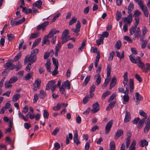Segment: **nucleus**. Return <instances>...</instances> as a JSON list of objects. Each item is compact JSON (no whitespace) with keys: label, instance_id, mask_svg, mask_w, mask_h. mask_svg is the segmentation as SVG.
I'll list each match as a JSON object with an SVG mask.
<instances>
[{"label":"nucleus","instance_id":"ea45409f","mask_svg":"<svg viewBox=\"0 0 150 150\" xmlns=\"http://www.w3.org/2000/svg\"><path fill=\"white\" fill-rule=\"evenodd\" d=\"M129 59L131 61L132 63L135 64L137 63V60L136 58V59L134 58V57L131 54L129 56Z\"/></svg>","mask_w":150,"mask_h":150},{"label":"nucleus","instance_id":"f704fd0d","mask_svg":"<svg viewBox=\"0 0 150 150\" xmlns=\"http://www.w3.org/2000/svg\"><path fill=\"white\" fill-rule=\"evenodd\" d=\"M107 77H109L111 71V67L110 65L108 64L107 67Z\"/></svg>","mask_w":150,"mask_h":150},{"label":"nucleus","instance_id":"0eeeda50","mask_svg":"<svg viewBox=\"0 0 150 150\" xmlns=\"http://www.w3.org/2000/svg\"><path fill=\"white\" fill-rule=\"evenodd\" d=\"M93 108L91 110V111L93 113L97 112L100 109L99 105L97 102L93 104Z\"/></svg>","mask_w":150,"mask_h":150},{"label":"nucleus","instance_id":"37998d69","mask_svg":"<svg viewBox=\"0 0 150 150\" xmlns=\"http://www.w3.org/2000/svg\"><path fill=\"white\" fill-rule=\"evenodd\" d=\"M7 36L9 41H12L14 38V35L12 33L7 34Z\"/></svg>","mask_w":150,"mask_h":150},{"label":"nucleus","instance_id":"dca6fc26","mask_svg":"<svg viewBox=\"0 0 150 150\" xmlns=\"http://www.w3.org/2000/svg\"><path fill=\"white\" fill-rule=\"evenodd\" d=\"M61 45L60 42H58V43L55 46V55L56 57H57L58 55V53L59 52L60 49L61 47Z\"/></svg>","mask_w":150,"mask_h":150},{"label":"nucleus","instance_id":"4468645a","mask_svg":"<svg viewBox=\"0 0 150 150\" xmlns=\"http://www.w3.org/2000/svg\"><path fill=\"white\" fill-rule=\"evenodd\" d=\"M55 83V81L52 80L49 81L46 86V90H48L51 87L54 85Z\"/></svg>","mask_w":150,"mask_h":150},{"label":"nucleus","instance_id":"c85d7f7f","mask_svg":"<svg viewBox=\"0 0 150 150\" xmlns=\"http://www.w3.org/2000/svg\"><path fill=\"white\" fill-rule=\"evenodd\" d=\"M41 38H38L37 39H36L34 42L33 43L32 46V49L33 48L36 47L38 44L40 43V41H41Z\"/></svg>","mask_w":150,"mask_h":150},{"label":"nucleus","instance_id":"4be33fe9","mask_svg":"<svg viewBox=\"0 0 150 150\" xmlns=\"http://www.w3.org/2000/svg\"><path fill=\"white\" fill-rule=\"evenodd\" d=\"M149 70H150V64L146 63L145 64L142 71L146 73Z\"/></svg>","mask_w":150,"mask_h":150},{"label":"nucleus","instance_id":"4c0bfd02","mask_svg":"<svg viewBox=\"0 0 150 150\" xmlns=\"http://www.w3.org/2000/svg\"><path fill=\"white\" fill-rule=\"evenodd\" d=\"M116 56L117 57H118L119 58H120V59L124 58V51H122L121 55H120V53L118 51H117L116 52Z\"/></svg>","mask_w":150,"mask_h":150},{"label":"nucleus","instance_id":"393cba45","mask_svg":"<svg viewBox=\"0 0 150 150\" xmlns=\"http://www.w3.org/2000/svg\"><path fill=\"white\" fill-rule=\"evenodd\" d=\"M141 9H147V7L143 4V2L142 0L138 3Z\"/></svg>","mask_w":150,"mask_h":150},{"label":"nucleus","instance_id":"0e129e2a","mask_svg":"<svg viewBox=\"0 0 150 150\" xmlns=\"http://www.w3.org/2000/svg\"><path fill=\"white\" fill-rule=\"evenodd\" d=\"M90 143L91 142L90 141L86 142L85 146V150H88Z\"/></svg>","mask_w":150,"mask_h":150},{"label":"nucleus","instance_id":"473e14b6","mask_svg":"<svg viewBox=\"0 0 150 150\" xmlns=\"http://www.w3.org/2000/svg\"><path fill=\"white\" fill-rule=\"evenodd\" d=\"M20 95L19 94H16L12 98V101L14 102H16L20 97Z\"/></svg>","mask_w":150,"mask_h":150},{"label":"nucleus","instance_id":"864d4df0","mask_svg":"<svg viewBox=\"0 0 150 150\" xmlns=\"http://www.w3.org/2000/svg\"><path fill=\"white\" fill-rule=\"evenodd\" d=\"M139 114L140 115L144 117V118H145V120L147 117V115L143 111L140 110L139 111Z\"/></svg>","mask_w":150,"mask_h":150},{"label":"nucleus","instance_id":"c03bdc74","mask_svg":"<svg viewBox=\"0 0 150 150\" xmlns=\"http://www.w3.org/2000/svg\"><path fill=\"white\" fill-rule=\"evenodd\" d=\"M25 18H24V17H23L22 19L16 22L15 23V25H18L21 24L22 23H23L25 21Z\"/></svg>","mask_w":150,"mask_h":150},{"label":"nucleus","instance_id":"69168bd1","mask_svg":"<svg viewBox=\"0 0 150 150\" xmlns=\"http://www.w3.org/2000/svg\"><path fill=\"white\" fill-rule=\"evenodd\" d=\"M114 52H111L110 54V56L109 57V59L108 60L110 61L112 60L113 57H114Z\"/></svg>","mask_w":150,"mask_h":150},{"label":"nucleus","instance_id":"1a4fd4ad","mask_svg":"<svg viewBox=\"0 0 150 150\" xmlns=\"http://www.w3.org/2000/svg\"><path fill=\"white\" fill-rule=\"evenodd\" d=\"M135 96L136 97V104L137 105H138L140 101L142 100L143 97L138 92H137L136 93Z\"/></svg>","mask_w":150,"mask_h":150},{"label":"nucleus","instance_id":"5fc2aeb1","mask_svg":"<svg viewBox=\"0 0 150 150\" xmlns=\"http://www.w3.org/2000/svg\"><path fill=\"white\" fill-rule=\"evenodd\" d=\"M17 80V78L14 76L11 78L9 81L12 83L15 82Z\"/></svg>","mask_w":150,"mask_h":150},{"label":"nucleus","instance_id":"6e6552de","mask_svg":"<svg viewBox=\"0 0 150 150\" xmlns=\"http://www.w3.org/2000/svg\"><path fill=\"white\" fill-rule=\"evenodd\" d=\"M59 31L58 30H56L54 28L52 29L49 32L48 35H46L49 38L52 37L56 33H58Z\"/></svg>","mask_w":150,"mask_h":150},{"label":"nucleus","instance_id":"5701e85b","mask_svg":"<svg viewBox=\"0 0 150 150\" xmlns=\"http://www.w3.org/2000/svg\"><path fill=\"white\" fill-rule=\"evenodd\" d=\"M145 121V118H143L139 121L137 126V128L138 129H141L142 128L143 126Z\"/></svg>","mask_w":150,"mask_h":150},{"label":"nucleus","instance_id":"b1692460","mask_svg":"<svg viewBox=\"0 0 150 150\" xmlns=\"http://www.w3.org/2000/svg\"><path fill=\"white\" fill-rule=\"evenodd\" d=\"M18 115L20 118L23 119L25 121H27L28 120V118L26 116H24L21 113L20 111H18Z\"/></svg>","mask_w":150,"mask_h":150},{"label":"nucleus","instance_id":"f03ea898","mask_svg":"<svg viewBox=\"0 0 150 150\" xmlns=\"http://www.w3.org/2000/svg\"><path fill=\"white\" fill-rule=\"evenodd\" d=\"M13 61L11 60H8L6 64H4V67L7 69L12 70L16 67V65L13 63Z\"/></svg>","mask_w":150,"mask_h":150},{"label":"nucleus","instance_id":"9d476101","mask_svg":"<svg viewBox=\"0 0 150 150\" xmlns=\"http://www.w3.org/2000/svg\"><path fill=\"white\" fill-rule=\"evenodd\" d=\"M49 22L48 21H45L43 23H42L40 25L37 27V29L38 30H40L41 29H42L43 30H44V29L45 27L48 25L49 24Z\"/></svg>","mask_w":150,"mask_h":150},{"label":"nucleus","instance_id":"e2e57ef3","mask_svg":"<svg viewBox=\"0 0 150 150\" xmlns=\"http://www.w3.org/2000/svg\"><path fill=\"white\" fill-rule=\"evenodd\" d=\"M109 81V79H106L105 81V82L104 83L102 88L103 89L105 88L107 86L108 84V83Z\"/></svg>","mask_w":150,"mask_h":150},{"label":"nucleus","instance_id":"423d86ee","mask_svg":"<svg viewBox=\"0 0 150 150\" xmlns=\"http://www.w3.org/2000/svg\"><path fill=\"white\" fill-rule=\"evenodd\" d=\"M136 59L137 61V66L142 70L145 64L141 61L140 57H136Z\"/></svg>","mask_w":150,"mask_h":150},{"label":"nucleus","instance_id":"49530a36","mask_svg":"<svg viewBox=\"0 0 150 150\" xmlns=\"http://www.w3.org/2000/svg\"><path fill=\"white\" fill-rule=\"evenodd\" d=\"M110 92L109 91H107L106 92L104 93L102 95V99H104L106 97L110 95Z\"/></svg>","mask_w":150,"mask_h":150},{"label":"nucleus","instance_id":"de8ad7c7","mask_svg":"<svg viewBox=\"0 0 150 150\" xmlns=\"http://www.w3.org/2000/svg\"><path fill=\"white\" fill-rule=\"evenodd\" d=\"M141 34V32L139 30H136L135 32L134 33V35H135V38H138L140 37Z\"/></svg>","mask_w":150,"mask_h":150},{"label":"nucleus","instance_id":"bb28decb","mask_svg":"<svg viewBox=\"0 0 150 150\" xmlns=\"http://www.w3.org/2000/svg\"><path fill=\"white\" fill-rule=\"evenodd\" d=\"M33 76V73L30 72L27 74L26 76L23 78V80H28L30 79Z\"/></svg>","mask_w":150,"mask_h":150},{"label":"nucleus","instance_id":"c9c22d12","mask_svg":"<svg viewBox=\"0 0 150 150\" xmlns=\"http://www.w3.org/2000/svg\"><path fill=\"white\" fill-rule=\"evenodd\" d=\"M122 18V14L120 12L117 11L116 15V19L117 21L120 20Z\"/></svg>","mask_w":150,"mask_h":150},{"label":"nucleus","instance_id":"20e7f679","mask_svg":"<svg viewBox=\"0 0 150 150\" xmlns=\"http://www.w3.org/2000/svg\"><path fill=\"white\" fill-rule=\"evenodd\" d=\"M113 124V120H111L108 122L105 127V134H107L110 132Z\"/></svg>","mask_w":150,"mask_h":150},{"label":"nucleus","instance_id":"09e8293b","mask_svg":"<svg viewBox=\"0 0 150 150\" xmlns=\"http://www.w3.org/2000/svg\"><path fill=\"white\" fill-rule=\"evenodd\" d=\"M141 14V13L138 10H136L134 11L133 14V16L135 17H138Z\"/></svg>","mask_w":150,"mask_h":150},{"label":"nucleus","instance_id":"a18cd8bd","mask_svg":"<svg viewBox=\"0 0 150 150\" xmlns=\"http://www.w3.org/2000/svg\"><path fill=\"white\" fill-rule=\"evenodd\" d=\"M43 116L45 119H47L49 117V112L45 110H43Z\"/></svg>","mask_w":150,"mask_h":150},{"label":"nucleus","instance_id":"13d9d810","mask_svg":"<svg viewBox=\"0 0 150 150\" xmlns=\"http://www.w3.org/2000/svg\"><path fill=\"white\" fill-rule=\"evenodd\" d=\"M61 105L60 104H58L56 106H54L53 107V110L55 111H58L61 108Z\"/></svg>","mask_w":150,"mask_h":150},{"label":"nucleus","instance_id":"39448f33","mask_svg":"<svg viewBox=\"0 0 150 150\" xmlns=\"http://www.w3.org/2000/svg\"><path fill=\"white\" fill-rule=\"evenodd\" d=\"M122 20L124 22L130 24L132 21V14H129L127 17H123Z\"/></svg>","mask_w":150,"mask_h":150},{"label":"nucleus","instance_id":"f3484780","mask_svg":"<svg viewBox=\"0 0 150 150\" xmlns=\"http://www.w3.org/2000/svg\"><path fill=\"white\" fill-rule=\"evenodd\" d=\"M123 131L121 129H119L116 132L114 136V139H118V137L123 134Z\"/></svg>","mask_w":150,"mask_h":150},{"label":"nucleus","instance_id":"bf43d9fd","mask_svg":"<svg viewBox=\"0 0 150 150\" xmlns=\"http://www.w3.org/2000/svg\"><path fill=\"white\" fill-rule=\"evenodd\" d=\"M38 35V34L37 33H33L31 34L30 37V39H32L33 38H36Z\"/></svg>","mask_w":150,"mask_h":150},{"label":"nucleus","instance_id":"412c9836","mask_svg":"<svg viewBox=\"0 0 150 150\" xmlns=\"http://www.w3.org/2000/svg\"><path fill=\"white\" fill-rule=\"evenodd\" d=\"M129 86L130 91L132 93L133 91L134 85L133 81L131 79H130L129 80Z\"/></svg>","mask_w":150,"mask_h":150},{"label":"nucleus","instance_id":"f257e3e1","mask_svg":"<svg viewBox=\"0 0 150 150\" xmlns=\"http://www.w3.org/2000/svg\"><path fill=\"white\" fill-rule=\"evenodd\" d=\"M37 59L36 56L32 55L31 54L30 55H28L25 57L24 60V63L25 64H27L28 62H30L31 64H33L35 62Z\"/></svg>","mask_w":150,"mask_h":150},{"label":"nucleus","instance_id":"4d7b16f0","mask_svg":"<svg viewBox=\"0 0 150 150\" xmlns=\"http://www.w3.org/2000/svg\"><path fill=\"white\" fill-rule=\"evenodd\" d=\"M21 52L19 53L14 57V59L15 61L18 60L21 57Z\"/></svg>","mask_w":150,"mask_h":150},{"label":"nucleus","instance_id":"2eb2a0df","mask_svg":"<svg viewBox=\"0 0 150 150\" xmlns=\"http://www.w3.org/2000/svg\"><path fill=\"white\" fill-rule=\"evenodd\" d=\"M42 4V1L40 0H39L36 1L35 3H33L32 5L33 7H37L38 8L41 9L42 8L41 6Z\"/></svg>","mask_w":150,"mask_h":150},{"label":"nucleus","instance_id":"7c9ffc66","mask_svg":"<svg viewBox=\"0 0 150 150\" xmlns=\"http://www.w3.org/2000/svg\"><path fill=\"white\" fill-rule=\"evenodd\" d=\"M148 145V142L145 139H143L141 140L140 146L143 147L144 146H147Z\"/></svg>","mask_w":150,"mask_h":150},{"label":"nucleus","instance_id":"2f4dec72","mask_svg":"<svg viewBox=\"0 0 150 150\" xmlns=\"http://www.w3.org/2000/svg\"><path fill=\"white\" fill-rule=\"evenodd\" d=\"M109 145L110 150H115V144L113 141L110 142Z\"/></svg>","mask_w":150,"mask_h":150},{"label":"nucleus","instance_id":"a19ab883","mask_svg":"<svg viewBox=\"0 0 150 150\" xmlns=\"http://www.w3.org/2000/svg\"><path fill=\"white\" fill-rule=\"evenodd\" d=\"M77 21V18L75 17H73L71 20H70L69 23V25H71L74 23H75Z\"/></svg>","mask_w":150,"mask_h":150},{"label":"nucleus","instance_id":"72a5a7b5","mask_svg":"<svg viewBox=\"0 0 150 150\" xmlns=\"http://www.w3.org/2000/svg\"><path fill=\"white\" fill-rule=\"evenodd\" d=\"M131 136H128L126 139V146L127 148H128L130 142Z\"/></svg>","mask_w":150,"mask_h":150},{"label":"nucleus","instance_id":"3c124183","mask_svg":"<svg viewBox=\"0 0 150 150\" xmlns=\"http://www.w3.org/2000/svg\"><path fill=\"white\" fill-rule=\"evenodd\" d=\"M69 34V32L68 30L66 29L63 31L61 37L63 38L66 37L67 35Z\"/></svg>","mask_w":150,"mask_h":150},{"label":"nucleus","instance_id":"603ef678","mask_svg":"<svg viewBox=\"0 0 150 150\" xmlns=\"http://www.w3.org/2000/svg\"><path fill=\"white\" fill-rule=\"evenodd\" d=\"M116 95L117 94L116 93H114L112 94L108 99V102H110L116 96Z\"/></svg>","mask_w":150,"mask_h":150},{"label":"nucleus","instance_id":"a878e982","mask_svg":"<svg viewBox=\"0 0 150 150\" xmlns=\"http://www.w3.org/2000/svg\"><path fill=\"white\" fill-rule=\"evenodd\" d=\"M104 38L102 35H100L99 39L96 40V43L98 45H100L103 43Z\"/></svg>","mask_w":150,"mask_h":150},{"label":"nucleus","instance_id":"6e6d98bb","mask_svg":"<svg viewBox=\"0 0 150 150\" xmlns=\"http://www.w3.org/2000/svg\"><path fill=\"white\" fill-rule=\"evenodd\" d=\"M53 63L55 67H58V62L57 60L54 58V57L52 58Z\"/></svg>","mask_w":150,"mask_h":150},{"label":"nucleus","instance_id":"aec40b11","mask_svg":"<svg viewBox=\"0 0 150 150\" xmlns=\"http://www.w3.org/2000/svg\"><path fill=\"white\" fill-rule=\"evenodd\" d=\"M41 82L40 79H37L33 83V86H36V85L37 88L39 89L40 87Z\"/></svg>","mask_w":150,"mask_h":150},{"label":"nucleus","instance_id":"7ed1b4c3","mask_svg":"<svg viewBox=\"0 0 150 150\" xmlns=\"http://www.w3.org/2000/svg\"><path fill=\"white\" fill-rule=\"evenodd\" d=\"M125 95L123 96V99L124 101L127 103L129 102V98L128 95L129 94V89L128 85H127V86L126 87V89L124 92Z\"/></svg>","mask_w":150,"mask_h":150},{"label":"nucleus","instance_id":"8fccbe9b","mask_svg":"<svg viewBox=\"0 0 150 150\" xmlns=\"http://www.w3.org/2000/svg\"><path fill=\"white\" fill-rule=\"evenodd\" d=\"M39 50L38 49H35L32 50L31 52V54L32 55L36 56V55L38 53Z\"/></svg>","mask_w":150,"mask_h":150},{"label":"nucleus","instance_id":"c756f323","mask_svg":"<svg viewBox=\"0 0 150 150\" xmlns=\"http://www.w3.org/2000/svg\"><path fill=\"white\" fill-rule=\"evenodd\" d=\"M50 60H47L46 63L45 64V66L47 70L49 72L50 71Z\"/></svg>","mask_w":150,"mask_h":150},{"label":"nucleus","instance_id":"79ce46f5","mask_svg":"<svg viewBox=\"0 0 150 150\" xmlns=\"http://www.w3.org/2000/svg\"><path fill=\"white\" fill-rule=\"evenodd\" d=\"M137 27L135 26H132L129 30V33L130 35H132L136 30Z\"/></svg>","mask_w":150,"mask_h":150},{"label":"nucleus","instance_id":"338daca9","mask_svg":"<svg viewBox=\"0 0 150 150\" xmlns=\"http://www.w3.org/2000/svg\"><path fill=\"white\" fill-rule=\"evenodd\" d=\"M86 40H84L81 44V47L79 48V50H80L82 51V50L83 49L84 47L86 45L85 42Z\"/></svg>","mask_w":150,"mask_h":150},{"label":"nucleus","instance_id":"774afa93","mask_svg":"<svg viewBox=\"0 0 150 150\" xmlns=\"http://www.w3.org/2000/svg\"><path fill=\"white\" fill-rule=\"evenodd\" d=\"M150 128V125L146 124V126L144 129V132L145 133L147 132L149 130Z\"/></svg>","mask_w":150,"mask_h":150},{"label":"nucleus","instance_id":"a211bd4d","mask_svg":"<svg viewBox=\"0 0 150 150\" xmlns=\"http://www.w3.org/2000/svg\"><path fill=\"white\" fill-rule=\"evenodd\" d=\"M62 86V87L64 86L65 88L66 87L67 89L68 90L70 88V83L68 80H67L65 82L63 83Z\"/></svg>","mask_w":150,"mask_h":150},{"label":"nucleus","instance_id":"052dcab7","mask_svg":"<svg viewBox=\"0 0 150 150\" xmlns=\"http://www.w3.org/2000/svg\"><path fill=\"white\" fill-rule=\"evenodd\" d=\"M58 67H55L54 70L52 72V75L53 76H55L58 74V71L57 69Z\"/></svg>","mask_w":150,"mask_h":150},{"label":"nucleus","instance_id":"58836bf2","mask_svg":"<svg viewBox=\"0 0 150 150\" xmlns=\"http://www.w3.org/2000/svg\"><path fill=\"white\" fill-rule=\"evenodd\" d=\"M40 98H44L46 96V93L43 90H41L40 92Z\"/></svg>","mask_w":150,"mask_h":150},{"label":"nucleus","instance_id":"cd10ccee","mask_svg":"<svg viewBox=\"0 0 150 150\" xmlns=\"http://www.w3.org/2000/svg\"><path fill=\"white\" fill-rule=\"evenodd\" d=\"M115 103L116 102L115 101H113L112 102L110 103L106 108V110L107 111H109L110 110H111L112 108L114 106Z\"/></svg>","mask_w":150,"mask_h":150},{"label":"nucleus","instance_id":"e433bc0d","mask_svg":"<svg viewBox=\"0 0 150 150\" xmlns=\"http://www.w3.org/2000/svg\"><path fill=\"white\" fill-rule=\"evenodd\" d=\"M11 84L9 81H6L5 83V88H11L12 85Z\"/></svg>","mask_w":150,"mask_h":150},{"label":"nucleus","instance_id":"6ab92c4d","mask_svg":"<svg viewBox=\"0 0 150 150\" xmlns=\"http://www.w3.org/2000/svg\"><path fill=\"white\" fill-rule=\"evenodd\" d=\"M49 38L46 35H45L43 39L42 40V45H43L45 44L47 45H49L50 43V41L48 40V38Z\"/></svg>","mask_w":150,"mask_h":150},{"label":"nucleus","instance_id":"680f3d73","mask_svg":"<svg viewBox=\"0 0 150 150\" xmlns=\"http://www.w3.org/2000/svg\"><path fill=\"white\" fill-rule=\"evenodd\" d=\"M32 64L31 62L29 63L28 64V65L27 66L25 70L28 72H29L30 71L31 69V65Z\"/></svg>","mask_w":150,"mask_h":150},{"label":"nucleus","instance_id":"f8f14e48","mask_svg":"<svg viewBox=\"0 0 150 150\" xmlns=\"http://www.w3.org/2000/svg\"><path fill=\"white\" fill-rule=\"evenodd\" d=\"M131 117L130 113L127 111H126L125 117L124 119V122L127 123L131 120Z\"/></svg>","mask_w":150,"mask_h":150},{"label":"nucleus","instance_id":"ddd939ff","mask_svg":"<svg viewBox=\"0 0 150 150\" xmlns=\"http://www.w3.org/2000/svg\"><path fill=\"white\" fill-rule=\"evenodd\" d=\"M94 79L96 80V84L98 86L100 83L101 79L99 74H96L94 76Z\"/></svg>","mask_w":150,"mask_h":150},{"label":"nucleus","instance_id":"9b49d317","mask_svg":"<svg viewBox=\"0 0 150 150\" xmlns=\"http://www.w3.org/2000/svg\"><path fill=\"white\" fill-rule=\"evenodd\" d=\"M123 83L124 84V87L127 86V83L128 81V73L127 72L125 73L123 76Z\"/></svg>","mask_w":150,"mask_h":150}]
</instances>
